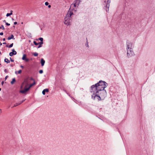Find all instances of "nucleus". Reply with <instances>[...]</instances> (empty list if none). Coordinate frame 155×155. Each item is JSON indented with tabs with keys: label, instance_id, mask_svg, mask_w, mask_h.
Instances as JSON below:
<instances>
[{
	"label": "nucleus",
	"instance_id": "obj_1",
	"mask_svg": "<svg viewBox=\"0 0 155 155\" xmlns=\"http://www.w3.org/2000/svg\"><path fill=\"white\" fill-rule=\"evenodd\" d=\"M107 86V84L102 81H100L98 83L92 85L91 87V92L99 93V91L105 90L104 89Z\"/></svg>",
	"mask_w": 155,
	"mask_h": 155
},
{
	"label": "nucleus",
	"instance_id": "obj_2",
	"mask_svg": "<svg viewBox=\"0 0 155 155\" xmlns=\"http://www.w3.org/2000/svg\"><path fill=\"white\" fill-rule=\"evenodd\" d=\"M73 14V12L70 11V9H69L64 18V23L67 26L71 25V22L72 21L71 16Z\"/></svg>",
	"mask_w": 155,
	"mask_h": 155
},
{
	"label": "nucleus",
	"instance_id": "obj_3",
	"mask_svg": "<svg viewBox=\"0 0 155 155\" xmlns=\"http://www.w3.org/2000/svg\"><path fill=\"white\" fill-rule=\"evenodd\" d=\"M92 93H93V94L92 95V97L94 100L97 99L98 101H99L102 99L98 93H96V92Z\"/></svg>",
	"mask_w": 155,
	"mask_h": 155
},
{
	"label": "nucleus",
	"instance_id": "obj_4",
	"mask_svg": "<svg viewBox=\"0 0 155 155\" xmlns=\"http://www.w3.org/2000/svg\"><path fill=\"white\" fill-rule=\"evenodd\" d=\"M98 94L100 95V96L102 99L104 98L107 96V93L105 90L99 91V93Z\"/></svg>",
	"mask_w": 155,
	"mask_h": 155
},
{
	"label": "nucleus",
	"instance_id": "obj_5",
	"mask_svg": "<svg viewBox=\"0 0 155 155\" xmlns=\"http://www.w3.org/2000/svg\"><path fill=\"white\" fill-rule=\"evenodd\" d=\"M127 49V54L128 57H131L134 55V53L132 50V49Z\"/></svg>",
	"mask_w": 155,
	"mask_h": 155
},
{
	"label": "nucleus",
	"instance_id": "obj_6",
	"mask_svg": "<svg viewBox=\"0 0 155 155\" xmlns=\"http://www.w3.org/2000/svg\"><path fill=\"white\" fill-rule=\"evenodd\" d=\"M80 0H76L75 3L74 4H72L71 5L70 9H71L72 8H73V7H78L79 5V4L80 3Z\"/></svg>",
	"mask_w": 155,
	"mask_h": 155
},
{
	"label": "nucleus",
	"instance_id": "obj_7",
	"mask_svg": "<svg viewBox=\"0 0 155 155\" xmlns=\"http://www.w3.org/2000/svg\"><path fill=\"white\" fill-rule=\"evenodd\" d=\"M110 0H104V2L103 4L104 5H105L106 8H107L108 11V8L110 6Z\"/></svg>",
	"mask_w": 155,
	"mask_h": 155
},
{
	"label": "nucleus",
	"instance_id": "obj_8",
	"mask_svg": "<svg viewBox=\"0 0 155 155\" xmlns=\"http://www.w3.org/2000/svg\"><path fill=\"white\" fill-rule=\"evenodd\" d=\"M29 83V82L28 81V79H25L23 82V83L21 86V88L23 86V85L24 84H25V87H27L28 85V84Z\"/></svg>",
	"mask_w": 155,
	"mask_h": 155
},
{
	"label": "nucleus",
	"instance_id": "obj_9",
	"mask_svg": "<svg viewBox=\"0 0 155 155\" xmlns=\"http://www.w3.org/2000/svg\"><path fill=\"white\" fill-rule=\"evenodd\" d=\"M127 49H132L133 44L132 43L128 41L127 42Z\"/></svg>",
	"mask_w": 155,
	"mask_h": 155
},
{
	"label": "nucleus",
	"instance_id": "obj_10",
	"mask_svg": "<svg viewBox=\"0 0 155 155\" xmlns=\"http://www.w3.org/2000/svg\"><path fill=\"white\" fill-rule=\"evenodd\" d=\"M29 88L28 87L26 88V87H25V88L24 90H22L20 91V92L22 94H24L26 92L28 91L29 90Z\"/></svg>",
	"mask_w": 155,
	"mask_h": 155
},
{
	"label": "nucleus",
	"instance_id": "obj_11",
	"mask_svg": "<svg viewBox=\"0 0 155 155\" xmlns=\"http://www.w3.org/2000/svg\"><path fill=\"white\" fill-rule=\"evenodd\" d=\"M26 55L25 54H24L23 56V57L22 58V59L23 60L25 61L26 62H28L29 59L28 58H26Z\"/></svg>",
	"mask_w": 155,
	"mask_h": 155
},
{
	"label": "nucleus",
	"instance_id": "obj_12",
	"mask_svg": "<svg viewBox=\"0 0 155 155\" xmlns=\"http://www.w3.org/2000/svg\"><path fill=\"white\" fill-rule=\"evenodd\" d=\"M12 39H15V38H14V36L12 34L10 36L8 37L7 38V39L8 40H10Z\"/></svg>",
	"mask_w": 155,
	"mask_h": 155
},
{
	"label": "nucleus",
	"instance_id": "obj_13",
	"mask_svg": "<svg viewBox=\"0 0 155 155\" xmlns=\"http://www.w3.org/2000/svg\"><path fill=\"white\" fill-rule=\"evenodd\" d=\"M45 61L43 59L41 58V65L42 66H43L45 63Z\"/></svg>",
	"mask_w": 155,
	"mask_h": 155
},
{
	"label": "nucleus",
	"instance_id": "obj_14",
	"mask_svg": "<svg viewBox=\"0 0 155 155\" xmlns=\"http://www.w3.org/2000/svg\"><path fill=\"white\" fill-rule=\"evenodd\" d=\"M49 91V90H48V89H44L42 92V94H43V95H45V92H48Z\"/></svg>",
	"mask_w": 155,
	"mask_h": 155
},
{
	"label": "nucleus",
	"instance_id": "obj_15",
	"mask_svg": "<svg viewBox=\"0 0 155 155\" xmlns=\"http://www.w3.org/2000/svg\"><path fill=\"white\" fill-rule=\"evenodd\" d=\"M35 84H36V83H35V82L34 81V83L33 84H31L30 85H29V87H28L29 88V89H30V88L31 87H32L34 85H35Z\"/></svg>",
	"mask_w": 155,
	"mask_h": 155
},
{
	"label": "nucleus",
	"instance_id": "obj_16",
	"mask_svg": "<svg viewBox=\"0 0 155 155\" xmlns=\"http://www.w3.org/2000/svg\"><path fill=\"white\" fill-rule=\"evenodd\" d=\"M15 81V78H13L12 81L11 82V84H13Z\"/></svg>",
	"mask_w": 155,
	"mask_h": 155
},
{
	"label": "nucleus",
	"instance_id": "obj_17",
	"mask_svg": "<svg viewBox=\"0 0 155 155\" xmlns=\"http://www.w3.org/2000/svg\"><path fill=\"white\" fill-rule=\"evenodd\" d=\"M4 61L7 63H10V61L8 60L7 58H5L4 60Z\"/></svg>",
	"mask_w": 155,
	"mask_h": 155
},
{
	"label": "nucleus",
	"instance_id": "obj_18",
	"mask_svg": "<svg viewBox=\"0 0 155 155\" xmlns=\"http://www.w3.org/2000/svg\"><path fill=\"white\" fill-rule=\"evenodd\" d=\"M13 44L12 43L11 45H10L9 46H8V45H7L6 46V47H8L9 48H11L13 46Z\"/></svg>",
	"mask_w": 155,
	"mask_h": 155
},
{
	"label": "nucleus",
	"instance_id": "obj_19",
	"mask_svg": "<svg viewBox=\"0 0 155 155\" xmlns=\"http://www.w3.org/2000/svg\"><path fill=\"white\" fill-rule=\"evenodd\" d=\"M12 51H13L12 52L13 53V55H15L16 54L17 52L15 51L14 50V49H12Z\"/></svg>",
	"mask_w": 155,
	"mask_h": 155
},
{
	"label": "nucleus",
	"instance_id": "obj_20",
	"mask_svg": "<svg viewBox=\"0 0 155 155\" xmlns=\"http://www.w3.org/2000/svg\"><path fill=\"white\" fill-rule=\"evenodd\" d=\"M21 70H19L18 71V74H20L21 73ZM15 73L16 74H17L18 73H17V71H15Z\"/></svg>",
	"mask_w": 155,
	"mask_h": 155
},
{
	"label": "nucleus",
	"instance_id": "obj_21",
	"mask_svg": "<svg viewBox=\"0 0 155 155\" xmlns=\"http://www.w3.org/2000/svg\"><path fill=\"white\" fill-rule=\"evenodd\" d=\"M33 55L34 56H37L38 55V54L37 53H34L33 54Z\"/></svg>",
	"mask_w": 155,
	"mask_h": 155
},
{
	"label": "nucleus",
	"instance_id": "obj_22",
	"mask_svg": "<svg viewBox=\"0 0 155 155\" xmlns=\"http://www.w3.org/2000/svg\"><path fill=\"white\" fill-rule=\"evenodd\" d=\"M12 13H7L6 15V16L7 17H8V16H9L11 15H12Z\"/></svg>",
	"mask_w": 155,
	"mask_h": 155
},
{
	"label": "nucleus",
	"instance_id": "obj_23",
	"mask_svg": "<svg viewBox=\"0 0 155 155\" xmlns=\"http://www.w3.org/2000/svg\"><path fill=\"white\" fill-rule=\"evenodd\" d=\"M34 44H35V45H39V43H37L36 41H34Z\"/></svg>",
	"mask_w": 155,
	"mask_h": 155
},
{
	"label": "nucleus",
	"instance_id": "obj_24",
	"mask_svg": "<svg viewBox=\"0 0 155 155\" xmlns=\"http://www.w3.org/2000/svg\"><path fill=\"white\" fill-rule=\"evenodd\" d=\"M2 28L3 30L5 29V28L3 25H2L1 26H0V29Z\"/></svg>",
	"mask_w": 155,
	"mask_h": 155
},
{
	"label": "nucleus",
	"instance_id": "obj_25",
	"mask_svg": "<svg viewBox=\"0 0 155 155\" xmlns=\"http://www.w3.org/2000/svg\"><path fill=\"white\" fill-rule=\"evenodd\" d=\"M19 104H19V103H17L16 104H15L13 107H16L18 105H19Z\"/></svg>",
	"mask_w": 155,
	"mask_h": 155
},
{
	"label": "nucleus",
	"instance_id": "obj_26",
	"mask_svg": "<svg viewBox=\"0 0 155 155\" xmlns=\"http://www.w3.org/2000/svg\"><path fill=\"white\" fill-rule=\"evenodd\" d=\"M38 39H39V40H40L41 41H43V38H40Z\"/></svg>",
	"mask_w": 155,
	"mask_h": 155
},
{
	"label": "nucleus",
	"instance_id": "obj_27",
	"mask_svg": "<svg viewBox=\"0 0 155 155\" xmlns=\"http://www.w3.org/2000/svg\"><path fill=\"white\" fill-rule=\"evenodd\" d=\"M13 55V53H12V52H11L10 53H9V55L10 56H12Z\"/></svg>",
	"mask_w": 155,
	"mask_h": 155
},
{
	"label": "nucleus",
	"instance_id": "obj_28",
	"mask_svg": "<svg viewBox=\"0 0 155 155\" xmlns=\"http://www.w3.org/2000/svg\"><path fill=\"white\" fill-rule=\"evenodd\" d=\"M43 72V71L42 70H40L39 71V73H40V74H42V73Z\"/></svg>",
	"mask_w": 155,
	"mask_h": 155
},
{
	"label": "nucleus",
	"instance_id": "obj_29",
	"mask_svg": "<svg viewBox=\"0 0 155 155\" xmlns=\"http://www.w3.org/2000/svg\"><path fill=\"white\" fill-rule=\"evenodd\" d=\"M25 101V100H23L22 101H20L19 103V104H21V103Z\"/></svg>",
	"mask_w": 155,
	"mask_h": 155
},
{
	"label": "nucleus",
	"instance_id": "obj_30",
	"mask_svg": "<svg viewBox=\"0 0 155 155\" xmlns=\"http://www.w3.org/2000/svg\"><path fill=\"white\" fill-rule=\"evenodd\" d=\"M43 43V41H41V42L39 43V44L41 45H42Z\"/></svg>",
	"mask_w": 155,
	"mask_h": 155
},
{
	"label": "nucleus",
	"instance_id": "obj_31",
	"mask_svg": "<svg viewBox=\"0 0 155 155\" xmlns=\"http://www.w3.org/2000/svg\"><path fill=\"white\" fill-rule=\"evenodd\" d=\"M48 3L47 2H46L45 3V4L47 6L48 5Z\"/></svg>",
	"mask_w": 155,
	"mask_h": 155
},
{
	"label": "nucleus",
	"instance_id": "obj_32",
	"mask_svg": "<svg viewBox=\"0 0 155 155\" xmlns=\"http://www.w3.org/2000/svg\"><path fill=\"white\" fill-rule=\"evenodd\" d=\"M5 24H6V25H7L9 26V25H10V24H9V23H7V22H6Z\"/></svg>",
	"mask_w": 155,
	"mask_h": 155
},
{
	"label": "nucleus",
	"instance_id": "obj_33",
	"mask_svg": "<svg viewBox=\"0 0 155 155\" xmlns=\"http://www.w3.org/2000/svg\"><path fill=\"white\" fill-rule=\"evenodd\" d=\"M10 58L11 61L12 62H14V60L13 59H12L11 58Z\"/></svg>",
	"mask_w": 155,
	"mask_h": 155
},
{
	"label": "nucleus",
	"instance_id": "obj_34",
	"mask_svg": "<svg viewBox=\"0 0 155 155\" xmlns=\"http://www.w3.org/2000/svg\"><path fill=\"white\" fill-rule=\"evenodd\" d=\"M4 71L5 72V73H7L8 72V70H7V69H5L4 70Z\"/></svg>",
	"mask_w": 155,
	"mask_h": 155
},
{
	"label": "nucleus",
	"instance_id": "obj_35",
	"mask_svg": "<svg viewBox=\"0 0 155 155\" xmlns=\"http://www.w3.org/2000/svg\"><path fill=\"white\" fill-rule=\"evenodd\" d=\"M39 45L38 47V48H40V47H42V45H40V44H39Z\"/></svg>",
	"mask_w": 155,
	"mask_h": 155
},
{
	"label": "nucleus",
	"instance_id": "obj_36",
	"mask_svg": "<svg viewBox=\"0 0 155 155\" xmlns=\"http://www.w3.org/2000/svg\"><path fill=\"white\" fill-rule=\"evenodd\" d=\"M3 35V32H1L0 33V35Z\"/></svg>",
	"mask_w": 155,
	"mask_h": 155
},
{
	"label": "nucleus",
	"instance_id": "obj_37",
	"mask_svg": "<svg viewBox=\"0 0 155 155\" xmlns=\"http://www.w3.org/2000/svg\"><path fill=\"white\" fill-rule=\"evenodd\" d=\"M17 22H14V24L15 25H16L17 24Z\"/></svg>",
	"mask_w": 155,
	"mask_h": 155
},
{
	"label": "nucleus",
	"instance_id": "obj_38",
	"mask_svg": "<svg viewBox=\"0 0 155 155\" xmlns=\"http://www.w3.org/2000/svg\"><path fill=\"white\" fill-rule=\"evenodd\" d=\"M20 67L21 68H24V66L22 65H21Z\"/></svg>",
	"mask_w": 155,
	"mask_h": 155
},
{
	"label": "nucleus",
	"instance_id": "obj_39",
	"mask_svg": "<svg viewBox=\"0 0 155 155\" xmlns=\"http://www.w3.org/2000/svg\"><path fill=\"white\" fill-rule=\"evenodd\" d=\"M30 79L31 80H33V81H34V80L32 78H31Z\"/></svg>",
	"mask_w": 155,
	"mask_h": 155
},
{
	"label": "nucleus",
	"instance_id": "obj_40",
	"mask_svg": "<svg viewBox=\"0 0 155 155\" xmlns=\"http://www.w3.org/2000/svg\"><path fill=\"white\" fill-rule=\"evenodd\" d=\"M8 76H6L5 78V79H6L7 78H8Z\"/></svg>",
	"mask_w": 155,
	"mask_h": 155
},
{
	"label": "nucleus",
	"instance_id": "obj_41",
	"mask_svg": "<svg viewBox=\"0 0 155 155\" xmlns=\"http://www.w3.org/2000/svg\"><path fill=\"white\" fill-rule=\"evenodd\" d=\"M2 113V110L1 109H0V114H1Z\"/></svg>",
	"mask_w": 155,
	"mask_h": 155
},
{
	"label": "nucleus",
	"instance_id": "obj_42",
	"mask_svg": "<svg viewBox=\"0 0 155 155\" xmlns=\"http://www.w3.org/2000/svg\"><path fill=\"white\" fill-rule=\"evenodd\" d=\"M3 41H5V38H4L3 39Z\"/></svg>",
	"mask_w": 155,
	"mask_h": 155
},
{
	"label": "nucleus",
	"instance_id": "obj_43",
	"mask_svg": "<svg viewBox=\"0 0 155 155\" xmlns=\"http://www.w3.org/2000/svg\"><path fill=\"white\" fill-rule=\"evenodd\" d=\"M3 22H5V23H6V21L5 20L3 21Z\"/></svg>",
	"mask_w": 155,
	"mask_h": 155
},
{
	"label": "nucleus",
	"instance_id": "obj_44",
	"mask_svg": "<svg viewBox=\"0 0 155 155\" xmlns=\"http://www.w3.org/2000/svg\"><path fill=\"white\" fill-rule=\"evenodd\" d=\"M3 83H4V82H3V81H2V85H3Z\"/></svg>",
	"mask_w": 155,
	"mask_h": 155
},
{
	"label": "nucleus",
	"instance_id": "obj_45",
	"mask_svg": "<svg viewBox=\"0 0 155 155\" xmlns=\"http://www.w3.org/2000/svg\"><path fill=\"white\" fill-rule=\"evenodd\" d=\"M6 44V42H4V43H3V44Z\"/></svg>",
	"mask_w": 155,
	"mask_h": 155
},
{
	"label": "nucleus",
	"instance_id": "obj_46",
	"mask_svg": "<svg viewBox=\"0 0 155 155\" xmlns=\"http://www.w3.org/2000/svg\"><path fill=\"white\" fill-rule=\"evenodd\" d=\"M51 7V5H48V7L49 8H50V7Z\"/></svg>",
	"mask_w": 155,
	"mask_h": 155
},
{
	"label": "nucleus",
	"instance_id": "obj_47",
	"mask_svg": "<svg viewBox=\"0 0 155 155\" xmlns=\"http://www.w3.org/2000/svg\"><path fill=\"white\" fill-rule=\"evenodd\" d=\"M2 43H1V42H0V45H2Z\"/></svg>",
	"mask_w": 155,
	"mask_h": 155
},
{
	"label": "nucleus",
	"instance_id": "obj_48",
	"mask_svg": "<svg viewBox=\"0 0 155 155\" xmlns=\"http://www.w3.org/2000/svg\"><path fill=\"white\" fill-rule=\"evenodd\" d=\"M11 66L13 67V65L11 64Z\"/></svg>",
	"mask_w": 155,
	"mask_h": 155
},
{
	"label": "nucleus",
	"instance_id": "obj_49",
	"mask_svg": "<svg viewBox=\"0 0 155 155\" xmlns=\"http://www.w3.org/2000/svg\"><path fill=\"white\" fill-rule=\"evenodd\" d=\"M12 10H11V13H12Z\"/></svg>",
	"mask_w": 155,
	"mask_h": 155
},
{
	"label": "nucleus",
	"instance_id": "obj_50",
	"mask_svg": "<svg viewBox=\"0 0 155 155\" xmlns=\"http://www.w3.org/2000/svg\"><path fill=\"white\" fill-rule=\"evenodd\" d=\"M12 19L13 20H14V19L13 18H12Z\"/></svg>",
	"mask_w": 155,
	"mask_h": 155
},
{
	"label": "nucleus",
	"instance_id": "obj_51",
	"mask_svg": "<svg viewBox=\"0 0 155 155\" xmlns=\"http://www.w3.org/2000/svg\"><path fill=\"white\" fill-rule=\"evenodd\" d=\"M1 89L0 88V91H1Z\"/></svg>",
	"mask_w": 155,
	"mask_h": 155
},
{
	"label": "nucleus",
	"instance_id": "obj_52",
	"mask_svg": "<svg viewBox=\"0 0 155 155\" xmlns=\"http://www.w3.org/2000/svg\"><path fill=\"white\" fill-rule=\"evenodd\" d=\"M88 44H87V46H88Z\"/></svg>",
	"mask_w": 155,
	"mask_h": 155
},
{
	"label": "nucleus",
	"instance_id": "obj_53",
	"mask_svg": "<svg viewBox=\"0 0 155 155\" xmlns=\"http://www.w3.org/2000/svg\"><path fill=\"white\" fill-rule=\"evenodd\" d=\"M88 44H87V46H88Z\"/></svg>",
	"mask_w": 155,
	"mask_h": 155
},
{
	"label": "nucleus",
	"instance_id": "obj_54",
	"mask_svg": "<svg viewBox=\"0 0 155 155\" xmlns=\"http://www.w3.org/2000/svg\"><path fill=\"white\" fill-rule=\"evenodd\" d=\"M21 24H23V22H21Z\"/></svg>",
	"mask_w": 155,
	"mask_h": 155
},
{
	"label": "nucleus",
	"instance_id": "obj_55",
	"mask_svg": "<svg viewBox=\"0 0 155 155\" xmlns=\"http://www.w3.org/2000/svg\"><path fill=\"white\" fill-rule=\"evenodd\" d=\"M106 11H107V10H106Z\"/></svg>",
	"mask_w": 155,
	"mask_h": 155
},
{
	"label": "nucleus",
	"instance_id": "obj_56",
	"mask_svg": "<svg viewBox=\"0 0 155 155\" xmlns=\"http://www.w3.org/2000/svg\"><path fill=\"white\" fill-rule=\"evenodd\" d=\"M1 65V64L0 63V65Z\"/></svg>",
	"mask_w": 155,
	"mask_h": 155
}]
</instances>
